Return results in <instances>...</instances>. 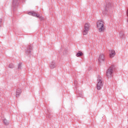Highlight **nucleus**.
<instances>
[{
	"label": "nucleus",
	"instance_id": "5701e85b",
	"mask_svg": "<svg viewBox=\"0 0 128 128\" xmlns=\"http://www.w3.org/2000/svg\"><path fill=\"white\" fill-rule=\"evenodd\" d=\"M74 84H76V82H74Z\"/></svg>",
	"mask_w": 128,
	"mask_h": 128
},
{
	"label": "nucleus",
	"instance_id": "ddd939ff",
	"mask_svg": "<svg viewBox=\"0 0 128 128\" xmlns=\"http://www.w3.org/2000/svg\"><path fill=\"white\" fill-rule=\"evenodd\" d=\"M84 30H90V24L86 23L84 24Z\"/></svg>",
	"mask_w": 128,
	"mask_h": 128
},
{
	"label": "nucleus",
	"instance_id": "2eb2a0df",
	"mask_svg": "<svg viewBox=\"0 0 128 128\" xmlns=\"http://www.w3.org/2000/svg\"><path fill=\"white\" fill-rule=\"evenodd\" d=\"M119 36L120 38H124V32L120 31L119 34Z\"/></svg>",
	"mask_w": 128,
	"mask_h": 128
},
{
	"label": "nucleus",
	"instance_id": "a211bd4d",
	"mask_svg": "<svg viewBox=\"0 0 128 128\" xmlns=\"http://www.w3.org/2000/svg\"><path fill=\"white\" fill-rule=\"evenodd\" d=\"M77 94H78V96L80 98L84 97V94H82V92H77Z\"/></svg>",
	"mask_w": 128,
	"mask_h": 128
},
{
	"label": "nucleus",
	"instance_id": "39448f33",
	"mask_svg": "<svg viewBox=\"0 0 128 128\" xmlns=\"http://www.w3.org/2000/svg\"><path fill=\"white\" fill-rule=\"evenodd\" d=\"M28 14H29V16H36V18H39L40 20H44V18L42 16H40V14H38L34 11L30 12L28 13Z\"/></svg>",
	"mask_w": 128,
	"mask_h": 128
},
{
	"label": "nucleus",
	"instance_id": "20e7f679",
	"mask_svg": "<svg viewBox=\"0 0 128 128\" xmlns=\"http://www.w3.org/2000/svg\"><path fill=\"white\" fill-rule=\"evenodd\" d=\"M102 78L100 76L98 75L97 78V85L96 88L98 90H100L102 87L104 86V83L102 82Z\"/></svg>",
	"mask_w": 128,
	"mask_h": 128
},
{
	"label": "nucleus",
	"instance_id": "1a4fd4ad",
	"mask_svg": "<svg viewBox=\"0 0 128 128\" xmlns=\"http://www.w3.org/2000/svg\"><path fill=\"white\" fill-rule=\"evenodd\" d=\"M116 56V51L114 50H110V58H112Z\"/></svg>",
	"mask_w": 128,
	"mask_h": 128
},
{
	"label": "nucleus",
	"instance_id": "423d86ee",
	"mask_svg": "<svg viewBox=\"0 0 128 128\" xmlns=\"http://www.w3.org/2000/svg\"><path fill=\"white\" fill-rule=\"evenodd\" d=\"M104 60H106L104 55L102 54H100L98 58V62L99 64H102V62H104Z\"/></svg>",
	"mask_w": 128,
	"mask_h": 128
},
{
	"label": "nucleus",
	"instance_id": "9b49d317",
	"mask_svg": "<svg viewBox=\"0 0 128 128\" xmlns=\"http://www.w3.org/2000/svg\"><path fill=\"white\" fill-rule=\"evenodd\" d=\"M50 68H54L56 65V62L54 61H52L50 64Z\"/></svg>",
	"mask_w": 128,
	"mask_h": 128
},
{
	"label": "nucleus",
	"instance_id": "4be33fe9",
	"mask_svg": "<svg viewBox=\"0 0 128 128\" xmlns=\"http://www.w3.org/2000/svg\"><path fill=\"white\" fill-rule=\"evenodd\" d=\"M127 22H128V19H127Z\"/></svg>",
	"mask_w": 128,
	"mask_h": 128
},
{
	"label": "nucleus",
	"instance_id": "4468645a",
	"mask_svg": "<svg viewBox=\"0 0 128 128\" xmlns=\"http://www.w3.org/2000/svg\"><path fill=\"white\" fill-rule=\"evenodd\" d=\"M82 56H84V54H82L80 51H78V52L76 54V56L78 57Z\"/></svg>",
	"mask_w": 128,
	"mask_h": 128
},
{
	"label": "nucleus",
	"instance_id": "aec40b11",
	"mask_svg": "<svg viewBox=\"0 0 128 128\" xmlns=\"http://www.w3.org/2000/svg\"><path fill=\"white\" fill-rule=\"evenodd\" d=\"M18 70H22V64L21 63L18 64Z\"/></svg>",
	"mask_w": 128,
	"mask_h": 128
},
{
	"label": "nucleus",
	"instance_id": "f8f14e48",
	"mask_svg": "<svg viewBox=\"0 0 128 128\" xmlns=\"http://www.w3.org/2000/svg\"><path fill=\"white\" fill-rule=\"evenodd\" d=\"M3 122L5 126H8V124H10V122L8 121V120H6V118L3 119Z\"/></svg>",
	"mask_w": 128,
	"mask_h": 128
},
{
	"label": "nucleus",
	"instance_id": "6ab92c4d",
	"mask_svg": "<svg viewBox=\"0 0 128 128\" xmlns=\"http://www.w3.org/2000/svg\"><path fill=\"white\" fill-rule=\"evenodd\" d=\"M8 68H14V64H10L8 66Z\"/></svg>",
	"mask_w": 128,
	"mask_h": 128
},
{
	"label": "nucleus",
	"instance_id": "6e6552de",
	"mask_svg": "<svg viewBox=\"0 0 128 128\" xmlns=\"http://www.w3.org/2000/svg\"><path fill=\"white\" fill-rule=\"evenodd\" d=\"M20 0H13L12 6L13 8H16L20 4Z\"/></svg>",
	"mask_w": 128,
	"mask_h": 128
},
{
	"label": "nucleus",
	"instance_id": "f257e3e1",
	"mask_svg": "<svg viewBox=\"0 0 128 128\" xmlns=\"http://www.w3.org/2000/svg\"><path fill=\"white\" fill-rule=\"evenodd\" d=\"M112 1H110V0H106L104 5L103 14H108V12H110V10H112Z\"/></svg>",
	"mask_w": 128,
	"mask_h": 128
},
{
	"label": "nucleus",
	"instance_id": "7ed1b4c3",
	"mask_svg": "<svg viewBox=\"0 0 128 128\" xmlns=\"http://www.w3.org/2000/svg\"><path fill=\"white\" fill-rule=\"evenodd\" d=\"M97 28L98 29L99 32H104V21L99 20L96 23Z\"/></svg>",
	"mask_w": 128,
	"mask_h": 128
},
{
	"label": "nucleus",
	"instance_id": "9d476101",
	"mask_svg": "<svg viewBox=\"0 0 128 128\" xmlns=\"http://www.w3.org/2000/svg\"><path fill=\"white\" fill-rule=\"evenodd\" d=\"M20 94H22V90L20 88H18L16 91V98H18Z\"/></svg>",
	"mask_w": 128,
	"mask_h": 128
},
{
	"label": "nucleus",
	"instance_id": "412c9836",
	"mask_svg": "<svg viewBox=\"0 0 128 128\" xmlns=\"http://www.w3.org/2000/svg\"><path fill=\"white\" fill-rule=\"evenodd\" d=\"M0 24H2V19H0Z\"/></svg>",
	"mask_w": 128,
	"mask_h": 128
},
{
	"label": "nucleus",
	"instance_id": "f03ea898",
	"mask_svg": "<svg viewBox=\"0 0 128 128\" xmlns=\"http://www.w3.org/2000/svg\"><path fill=\"white\" fill-rule=\"evenodd\" d=\"M116 70V66L114 65H112L106 72V76L107 78H110L112 76V74H114V72Z\"/></svg>",
	"mask_w": 128,
	"mask_h": 128
},
{
	"label": "nucleus",
	"instance_id": "dca6fc26",
	"mask_svg": "<svg viewBox=\"0 0 128 128\" xmlns=\"http://www.w3.org/2000/svg\"><path fill=\"white\" fill-rule=\"evenodd\" d=\"M83 34L84 36H86V34H88V30H87L86 29H84L83 30Z\"/></svg>",
	"mask_w": 128,
	"mask_h": 128
},
{
	"label": "nucleus",
	"instance_id": "f3484780",
	"mask_svg": "<svg viewBox=\"0 0 128 128\" xmlns=\"http://www.w3.org/2000/svg\"><path fill=\"white\" fill-rule=\"evenodd\" d=\"M47 116L48 118H52V113H50V112H48Z\"/></svg>",
	"mask_w": 128,
	"mask_h": 128
},
{
	"label": "nucleus",
	"instance_id": "0eeeda50",
	"mask_svg": "<svg viewBox=\"0 0 128 128\" xmlns=\"http://www.w3.org/2000/svg\"><path fill=\"white\" fill-rule=\"evenodd\" d=\"M26 54L28 56H32V46H28L27 49H26Z\"/></svg>",
	"mask_w": 128,
	"mask_h": 128
}]
</instances>
